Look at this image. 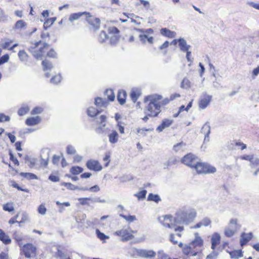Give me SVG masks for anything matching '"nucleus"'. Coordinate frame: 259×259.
I'll return each instance as SVG.
<instances>
[{
  "instance_id": "1",
  "label": "nucleus",
  "mask_w": 259,
  "mask_h": 259,
  "mask_svg": "<svg viewBox=\"0 0 259 259\" xmlns=\"http://www.w3.org/2000/svg\"><path fill=\"white\" fill-rule=\"evenodd\" d=\"M178 93L171 94L169 98H163L162 96L158 94L147 96L144 98V102L149 103L146 108L145 113L150 117H157L161 112L160 108L168 105L171 101L180 97Z\"/></svg>"
},
{
  "instance_id": "2",
  "label": "nucleus",
  "mask_w": 259,
  "mask_h": 259,
  "mask_svg": "<svg viewBox=\"0 0 259 259\" xmlns=\"http://www.w3.org/2000/svg\"><path fill=\"white\" fill-rule=\"evenodd\" d=\"M49 45L42 40L31 43L28 50L36 60H41L44 57L56 58L57 53L53 49H49Z\"/></svg>"
},
{
  "instance_id": "3",
  "label": "nucleus",
  "mask_w": 259,
  "mask_h": 259,
  "mask_svg": "<svg viewBox=\"0 0 259 259\" xmlns=\"http://www.w3.org/2000/svg\"><path fill=\"white\" fill-rule=\"evenodd\" d=\"M85 20L88 30L91 33H95L100 29L101 21L99 18L88 12Z\"/></svg>"
},
{
  "instance_id": "4",
  "label": "nucleus",
  "mask_w": 259,
  "mask_h": 259,
  "mask_svg": "<svg viewBox=\"0 0 259 259\" xmlns=\"http://www.w3.org/2000/svg\"><path fill=\"white\" fill-rule=\"evenodd\" d=\"M241 225L237 219H231L228 223V226L225 228L224 234L227 237H231L240 229Z\"/></svg>"
},
{
  "instance_id": "5",
  "label": "nucleus",
  "mask_w": 259,
  "mask_h": 259,
  "mask_svg": "<svg viewBox=\"0 0 259 259\" xmlns=\"http://www.w3.org/2000/svg\"><path fill=\"white\" fill-rule=\"evenodd\" d=\"M198 174H213L216 172V168L211 165L202 162L197 161L193 168Z\"/></svg>"
},
{
  "instance_id": "6",
  "label": "nucleus",
  "mask_w": 259,
  "mask_h": 259,
  "mask_svg": "<svg viewBox=\"0 0 259 259\" xmlns=\"http://www.w3.org/2000/svg\"><path fill=\"white\" fill-rule=\"evenodd\" d=\"M37 249L32 243H28L22 246L20 252L26 258L35 257L37 254Z\"/></svg>"
},
{
  "instance_id": "7",
  "label": "nucleus",
  "mask_w": 259,
  "mask_h": 259,
  "mask_svg": "<svg viewBox=\"0 0 259 259\" xmlns=\"http://www.w3.org/2000/svg\"><path fill=\"white\" fill-rule=\"evenodd\" d=\"M137 31L143 33L139 35V38L143 44L148 42L152 44L154 41V38L152 36H149V34H152L154 33V31L152 28H149L146 30L143 29H135Z\"/></svg>"
},
{
  "instance_id": "8",
  "label": "nucleus",
  "mask_w": 259,
  "mask_h": 259,
  "mask_svg": "<svg viewBox=\"0 0 259 259\" xmlns=\"http://www.w3.org/2000/svg\"><path fill=\"white\" fill-rule=\"evenodd\" d=\"M134 232V231L130 228H122L120 230L115 232L114 234L120 237L121 241L125 242L133 239L134 238V236L133 235Z\"/></svg>"
},
{
  "instance_id": "9",
  "label": "nucleus",
  "mask_w": 259,
  "mask_h": 259,
  "mask_svg": "<svg viewBox=\"0 0 259 259\" xmlns=\"http://www.w3.org/2000/svg\"><path fill=\"white\" fill-rule=\"evenodd\" d=\"M158 220L161 224L168 228H172L177 224L176 219L171 215L159 217Z\"/></svg>"
},
{
  "instance_id": "10",
  "label": "nucleus",
  "mask_w": 259,
  "mask_h": 259,
  "mask_svg": "<svg viewBox=\"0 0 259 259\" xmlns=\"http://www.w3.org/2000/svg\"><path fill=\"white\" fill-rule=\"evenodd\" d=\"M196 212L194 210H187L182 214L180 223L188 224L196 217Z\"/></svg>"
},
{
  "instance_id": "11",
  "label": "nucleus",
  "mask_w": 259,
  "mask_h": 259,
  "mask_svg": "<svg viewBox=\"0 0 259 259\" xmlns=\"http://www.w3.org/2000/svg\"><path fill=\"white\" fill-rule=\"evenodd\" d=\"M28 219V215L25 213L19 212L9 221V223L12 225L17 223L19 226H21V224L27 222Z\"/></svg>"
},
{
  "instance_id": "12",
  "label": "nucleus",
  "mask_w": 259,
  "mask_h": 259,
  "mask_svg": "<svg viewBox=\"0 0 259 259\" xmlns=\"http://www.w3.org/2000/svg\"><path fill=\"white\" fill-rule=\"evenodd\" d=\"M197 162V157L192 153L185 155L182 159L181 162L193 168Z\"/></svg>"
},
{
  "instance_id": "13",
  "label": "nucleus",
  "mask_w": 259,
  "mask_h": 259,
  "mask_svg": "<svg viewBox=\"0 0 259 259\" xmlns=\"http://www.w3.org/2000/svg\"><path fill=\"white\" fill-rule=\"evenodd\" d=\"M86 166L88 169L95 171H101L103 167L99 161L95 159H90L87 161Z\"/></svg>"
},
{
  "instance_id": "14",
  "label": "nucleus",
  "mask_w": 259,
  "mask_h": 259,
  "mask_svg": "<svg viewBox=\"0 0 259 259\" xmlns=\"http://www.w3.org/2000/svg\"><path fill=\"white\" fill-rule=\"evenodd\" d=\"M212 97L207 94H203L200 98L198 105L201 109H205L210 103Z\"/></svg>"
},
{
  "instance_id": "15",
  "label": "nucleus",
  "mask_w": 259,
  "mask_h": 259,
  "mask_svg": "<svg viewBox=\"0 0 259 259\" xmlns=\"http://www.w3.org/2000/svg\"><path fill=\"white\" fill-rule=\"evenodd\" d=\"M179 246L182 248V252L185 255L195 256L197 254V252L192 248L190 243L183 246V243L180 242L179 244Z\"/></svg>"
},
{
  "instance_id": "16",
  "label": "nucleus",
  "mask_w": 259,
  "mask_h": 259,
  "mask_svg": "<svg viewBox=\"0 0 259 259\" xmlns=\"http://www.w3.org/2000/svg\"><path fill=\"white\" fill-rule=\"evenodd\" d=\"M107 117L106 115H102L95 119V123L96 125H99V127L96 129V131L98 133H100L102 131V128L106 125L105 122Z\"/></svg>"
},
{
  "instance_id": "17",
  "label": "nucleus",
  "mask_w": 259,
  "mask_h": 259,
  "mask_svg": "<svg viewBox=\"0 0 259 259\" xmlns=\"http://www.w3.org/2000/svg\"><path fill=\"white\" fill-rule=\"evenodd\" d=\"M174 123V120L169 118L163 119L161 123L156 128V131L158 132L163 131L165 128L169 127Z\"/></svg>"
},
{
  "instance_id": "18",
  "label": "nucleus",
  "mask_w": 259,
  "mask_h": 259,
  "mask_svg": "<svg viewBox=\"0 0 259 259\" xmlns=\"http://www.w3.org/2000/svg\"><path fill=\"white\" fill-rule=\"evenodd\" d=\"M241 238L240 240V243L241 246H243L247 244L253 238V234L251 232L245 233L243 232L241 234Z\"/></svg>"
},
{
  "instance_id": "19",
  "label": "nucleus",
  "mask_w": 259,
  "mask_h": 259,
  "mask_svg": "<svg viewBox=\"0 0 259 259\" xmlns=\"http://www.w3.org/2000/svg\"><path fill=\"white\" fill-rule=\"evenodd\" d=\"M156 254V252L152 250L142 249L139 252L140 256L147 258H154Z\"/></svg>"
},
{
  "instance_id": "20",
  "label": "nucleus",
  "mask_w": 259,
  "mask_h": 259,
  "mask_svg": "<svg viewBox=\"0 0 259 259\" xmlns=\"http://www.w3.org/2000/svg\"><path fill=\"white\" fill-rule=\"evenodd\" d=\"M160 33L162 36L168 38H175L177 35L175 31H171L167 28H162L160 29Z\"/></svg>"
},
{
  "instance_id": "21",
  "label": "nucleus",
  "mask_w": 259,
  "mask_h": 259,
  "mask_svg": "<svg viewBox=\"0 0 259 259\" xmlns=\"http://www.w3.org/2000/svg\"><path fill=\"white\" fill-rule=\"evenodd\" d=\"M211 246L212 249H215L217 246L221 242V236L219 234L214 233L211 238Z\"/></svg>"
},
{
  "instance_id": "22",
  "label": "nucleus",
  "mask_w": 259,
  "mask_h": 259,
  "mask_svg": "<svg viewBox=\"0 0 259 259\" xmlns=\"http://www.w3.org/2000/svg\"><path fill=\"white\" fill-rule=\"evenodd\" d=\"M40 120L39 116L29 117L26 119L25 123L28 126H33L38 124Z\"/></svg>"
},
{
  "instance_id": "23",
  "label": "nucleus",
  "mask_w": 259,
  "mask_h": 259,
  "mask_svg": "<svg viewBox=\"0 0 259 259\" xmlns=\"http://www.w3.org/2000/svg\"><path fill=\"white\" fill-rule=\"evenodd\" d=\"M0 241L5 245L9 244L11 243V239L8 235L1 229H0Z\"/></svg>"
},
{
  "instance_id": "24",
  "label": "nucleus",
  "mask_w": 259,
  "mask_h": 259,
  "mask_svg": "<svg viewBox=\"0 0 259 259\" xmlns=\"http://www.w3.org/2000/svg\"><path fill=\"white\" fill-rule=\"evenodd\" d=\"M108 137L109 138V141L111 144H115L117 143L118 140V134L115 130L110 131Z\"/></svg>"
},
{
  "instance_id": "25",
  "label": "nucleus",
  "mask_w": 259,
  "mask_h": 259,
  "mask_svg": "<svg viewBox=\"0 0 259 259\" xmlns=\"http://www.w3.org/2000/svg\"><path fill=\"white\" fill-rule=\"evenodd\" d=\"M108 32L109 35L114 37L116 40H118L120 31L117 27L115 26L109 27L108 29Z\"/></svg>"
},
{
  "instance_id": "26",
  "label": "nucleus",
  "mask_w": 259,
  "mask_h": 259,
  "mask_svg": "<svg viewBox=\"0 0 259 259\" xmlns=\"http://www.w3.org/2000/svg\"><path fill=\"white\" fill-rule=\"evenodd\" d=\"M190 243L200 248H202L203 246L204 241L202 238L198 235V234L196 233L195 238Z\"/></svg>"
},
{
  "instance_id": "27",
  "label": "nucleus",
  "mask_w": 259,
  "mask_h": 259,
  "mask_svg": "<svg viewBox=\"0 0 259 259\" xmlns=\"http://www.w3.org/2000/svg\"><path fill=\"white\" fill-rule=\"evenodd\" d=\"M193 101V99H192L191 101L188 103L187 106L186 107L185 106V105H182L179 108V110L177 113L174 114L173 115L174 117H177L180 113L184 111H188L192 107V103Z\"/></svg>"
},
{
  "instance_id": "28",
  "label": "nucleus",
  "mask_w": 259,
  "mask_h": 259,
  "mask_svg": "<svg viewBox=\"0 0 259 259\" xmlns=\"http://www.w3.org/2000/svg\"><path fill=\"white\" fill-rule=\"evenodd\" d=\"M87 12H78L71 14L69 17V20L73 22L74 20L79 19L81 16L84 15L86 17Z\"/></svg>"
},
{
  "instance_id": "29",
  "label": "nucleus",
  "mask_w": 259,
  "mask_h": 259,
  "mask_svg": "<svg viewBox=\"0 0 259 259\" xmlns=\"http://www.w3.org/2000/svg\"><path fill=\"white\" fill-rule=\"evenodd\" d=\"M117 100L121 105H123L125 103L126 98V93L125 91L121 90L119 91L117 95Z\"/></svg>"
},
{
  "instance_id": "30",
  "label": "nucleus",
  "mask_w": 259,
  "mask_h": 259,
  "mask_svg": "<svg viewBox=\"0 0 259 259\" xmlns=\"http://www.w3.org/2000/svg\"><path fill=\"white\" fill-rule=\"evenodd\" d=\"M13 41L12 40H8L5 41L2 45V48L4 49H7L8 50H13V49L18 46L17 44H13Z\"/></svg>"
},
{
  "instance_id": "31",
  "label": "nucleus",
  "mask_w": 259,
  "mask_h": 259,
  "mask_svg": "<svg viewBox=\"0 0 259 259\" xmlns=\"http://www.w3.org/2000/svg\"><path fill=\"white\" fill-rule=\"evenodd\" d=\"M27 24L23 20H19L17 21L14 26L15 30H22L25 29L26 27Z\"/></svg>"
},
{
  "instance_id": "32",
  "label": "nucleus",
  "mask_w": 259,
  "mask_h": 259,
  "mask_svg": "<svg viewBox=\"0 0 259 259\" xmlns=\"http://www.w3.org/2000/svg\"><path fill=\"white\" fill-rule=\"evenodd\" d=\"M179 47L181 51H187L189 50L190 46L187 45L186 41L183 38H179Z\"/></svg>"
},
{
  "instance_id": "33",
  "label": "nucleus",
  "mask_w": 259,
  "mask_h": 259,
  "mask_svg": "<svg viewBox=\"0 0 259 259\" xmlns=\"http://www.w3.org/2000/svg\"><path fill=\"white\" fill-rule=\"evenodd\" d=\"M95 104L99 107H106L108 104V102L100 97H97L95 99Z\"/></svg>"
},
{
  "instance_id": "34",
  "label": "nucleus",
  "mask_w": 259,
  "mask_h": 259,
  "mask_svg": "<svg viewBox=\"0 0 259 259\" xmlns=\"http://www.w3.org/2000/svg\"><path fill=\"white\" fill-rule=\"evenodd\" d=\"M83 168L78 166H73L70 169V172L73 175H77L82 172Z\"/></svg>"
},
{
  "instance_id": "35",
  "label": "nucleus",
  "mask_w": 259,
  "mask_h": 259,
  "mask_svg": "<svg viewBox=\"0 0 259 259\" xmlns=\"http://www.w3.org/2000/svg\"><path fill=\"white\" fill-rule=\"evenodd\" d=\"M230 254L232 258L237 259L243 256V252L241 250H235L231 251Z\"/></svg>"
},
{
  "instance_id": "36",
  "label": "nucleus",
  "mask_w": 259,
  "mask_h": 259,
  "mask_svg": "<svg viewBox=\"0 0 259 259\" xmlns=\"http://www.w3.org/2000/svg\"><path fill=\"white\" fill-rule=\"evenodd\" d=\"M29 111V108L27 105H24L20 107L18 110V114L23 116L26 114Z\"/></svg>"
},
{
  "instance_id": "37",
  "label": "nucleus",
  "mask_w": 259,
  "mask_h": 259,
  "mask_svg": "<svg viewBox=\"0 0 259 259\" xmlns=\"http://www.w3.org/2000/svg\"><path fill=\"white\" fill-rule=\"evenodd\" d=\"M18 55L19 59L22 61H27L28 59L29 56L26 52L24 50L19 51Z\"/></svg>"
},
{
  "instance_id": "38",
  "label": "nucleus",
  "mask_w": 259,
  "mask_h": 259,
  "mask_svg": "<svg viewBox=\"0 0 259 259\" xmlns=\"http://www.w3.org/2000/svg\"><path fill=\"white\" fill-rule=\"evenodd\" d=\"M108 38L109 37L105 31L102 30L100 32L98 37V40L99 42L102 43Z\"/></svg>"
},
{
  "instance_id": "39",
  "label": "nucleus",
  "mask_w": 259,
  "mask_h": 259,
  "mask_svg": "<svg viewBox=\"0 0 259 259\" xmlns=\"http://www.w3.org/2000/svg\"><path fill=\"white\" fill-rule=\"evenodd\" d=\"M99 113L100 111L94 107H90L88 109V114L91 117H94Z\"/></svg>"
},
{
  "instance_id": "40",
  "label": "nucleus",
  "mask_w": 259,
  "mask_h": 259,
  "mask_svg": "<svg viewBox=\"0 0 259 259\" xmlns=\"http://www.w3.org/2000/svg\"><path fill=\"white\" fill-rule=\"evenodd\" d=\"M191 86L190 81L186 77H185L181 84V87L183 89H189Z\"/></svg>"
},
{
  "instance_id": "41",
  "label": "nucleus",
  "mask_w": 259,
  "mask_h": 259,
  "mask_svg": "<svg viewBox=\"0 0 259 259\" xmlns=\"http://www.w3.org/2000/svg\"><path fill=\"white\" fill-rule=\"evenodd\" d=\"M105 95L107 96V98L109 101H113L115 99V95L113 91L111 89L106 90Z\"/></svg>"
},
{
  "instance_id": "42",
  "label": "nucleus",
  "mask_w": 259,
  "mask_h": 259,
  "mask_svg": "<svg viewBox=\"0 0 259 259\" xmlns=\"http://www.w3.org/2000/svg\"><path fill=\"white\" fill-rule=\"evenodd\" d=\"M41 65L44 70H50L53 67L52 63L47 59L42 61Z\"/></svg>"
},
{
  "instance_id": "43",
  "label": "nucleus",
  "mask_w": 259,
  "mask_h": 259,
  "mask_svg": "<svg viewBox=\"0 0 259 259\" xmlns=\"http://www.w3.org/2000/svg\"><path fill=\"white\" fill-rule=\"evenodd\" d=\"M147 199L149 201H154L156 203L160 201V198L157 194H153L152 193H150L148 195Z\"/></svg>"
},
{
  "instance_id": "44",
  "label": "nucleus",
  "mask_w": 259,
  "mask_h": 259,
  "mask_svg": "<svg viewBox=\"0 0 259 259\" xmlns=\"http://www.w3.org/2000/svg\"><path fill=\"white\" fill-rule=\"evenodd\" d=\"M96 233L97 237L103 241H105L106 239H109V238L108 236H107L103 233L101 232L99 229L96 230Z\"/></svg>"
},
{
  "instance_id": "45",
  "label": "nucleus",
  "mask_w": 259,
  "mask_h": 259,
  "mask_svg": "<svg viewBox=\"0 0 259 259\" xmlns=\"http://www.w3.org/2000/svg\"><path fill=\"white\" fill-rule=\"evenodd\" d=\"M19 175H20V176H21L24 178H27L29 179H31V180L35 179L37 178V177L35 175L32 174V173H29V172H20L19 174Z\"/></svg>"
},
{
  "instance_id": "46",
  "label": "nucleus",
  "mask_w": 259,
  "mask_h": 259,
  "mask_svg": "<svg viewBox=\"0 0 259 259\" xmlns=\"http://www.w3.org/2000/svg\"><path fill=\"white\" fill-rule=\"evenodd\" d=\"M3 209L5 211L12 212L14 210L13 203H7L3 205Z\"/></svg>"
},
{
  "instance_id": "47",
  "label": "nucleus",
  "mask_w": 259,
  "mask_h": 259,
  "mask_svg": "<svg viewBox=\"0 0 259 259\" xmlns=\"http://www.w3.org/2000/svg\"><path fill=\"white\" fill-rule=\"evenodd\" d=\"M233 145L236 147H238L241 150H244L246 148V145L241 142L240 140L234 141Z\"/></svg>"
},
{
  "instance_id": "48",
  "label": "nucleus",
  "mask_w": 259,
  "mask_h": 259,
  "mask_svg": "<svg viewBox=\"0 0 259 259\" xmlns=\"http://www.w3.org/2000/svg\"><path fill=\"white\" fill-rule=\"evenodd\" d=\"M56 17H53L51 18H48L47 20H45L44 22V27H50L56 21Z\"/></svg>"
},
{
  "instance_id": "49",
  "label": "nucleus",
  "mask_w": 259,
  "mask_h": 259,
  "mask_svg": "<svg viewBox=\"0 0 259 259\" xmlns=\"http://www.w3.org/2000/svg\"><path fill=\"white\" fill-rule=\"evenodd\" d=\"M186 146V144L183 142L177 143L173 147V150L176 152H178L182 149L183 147Z\"/></svg>"
},
{
  "instance_id": "50",
  "label": "nucleus",
  "mask_w": 259,
  "mask_h": 259,
  "mask_svg": "<svg viewBox=\"0 0 259 259\" xmlns=\"http://www.w3.org/2000/svg\"><path fill=\"white\" fill-rule=\"evenodd\" d=\"M120 216L128 222H133L136 220V217L135 215H126L124 214H120Z\"/></svg>"
},
{
  "instance_id": "51",
  "label": "nucleus",
  "mask_w": 259,
  "mask_h": 259,
  "mask_svg": "<svg viewBox=\"0 0 259 259\" xmlns=\"http://www.w3.org/2000/svg\"><path fill=\"white\" fill-rule=\"evenodd\" d=\"M78 200L81 205H89V201H91L92 199L90 198H87V197L79 198L78 199Z\"/></svg>"
},
{
  "instance_id": "52",
  "label": "nucleus",
  "mask_w": 259,
  "mask_h": 259,
  "mask_svg": "<svg viewBox=\"0 0 259 259\" xmlns=\"http://www.w3.org/2000/svg\"><path fill=\"white\" fill-rule=\"evenodd\" d=\"M123 14L126 16L127 18H131L132 22H133L135 23L137 25H140L141 22L139 21L138 20H136L133 18L134 16H135L134 14H126L125 13H124Z\"/></svg>"
},
{
  "instance_id": "53",
  "label": "nucleus",
  "mask_w": 259,
  "mask_h": 259,
  "mask_svg": "<svg viewBox=\"0 0 259 259\" xmlns=\"http://www.w3.org/2000/svg\"><path fill=\"white\" fill-rule=\"evenodd\" d=\"M146 194L147 191L146 190H143L136 194L135 196L137 197L139 199H143L145 198Z\"/></svg>"
},
{
  "instance_id": "54",
  "label": "nucleus",
  "mask_w": 259,
  "mask_h": 259,
  "mask_svg": "<svg viewBox=\"0 0 259 259\" xmlns=\"http://www.w3.org/2000/svg\"><path fill=\"white\" fill-rule=\"evenodd\" d=\"M103 160L105 162V164H104L105 167L108 166L110 162V152H107L105 154V155L104 157Z\"/></svg>"
},
{
  "instance_id": "55",
  "label": "nucleus",
  "mask_w": 259,
  "mask_h": 259,
  "mask_svg": "<svg viewBox=\"0 0 259 259\" xmlns=\"http://www.w3.org/2000/svg\"><path fill=\"white\" fill-rule=\"evenodd\" d=\"M10 159L13 162L14 166H18L19 165V162L17 158L15 157L12 152H10Z\"/></svg>"
},
{
  "instance_id": "56",
  "label": "nucleus",
  "mask_w": 259,
  "mask_h": 259,
  "mask_svg": "<svg viewBox=\"0 0 259 259\" xmlns=\"http://www.w3.org/2000/svg\"><path fill=\"white\" fill-rule=\"evenodd\" d=\"M66 152L67 154L70 155H74L76 153L75 149L71 145H69L67 147Z\"/></svg>"
},
{
  "instance_id": "57",
  "label": "nucleus",
  "mask_w": 259,
  "mask_h": 259,
  "mask_svg": "<svg viewBox=\"0 0 259 259\" xmlns=\"http://www.w3.org/2000/svg\"><path fill=\"white\" fill-rule=\"evenodd\" d=\"M204 130L207 131L206 134L205 135L204 141L209 140V137H208V136H209V134L210 133V127L208 125H204L202 127V130L203 131Z\"/></svg>"
},
{
  "instance_id": "58",
  "label": "nucleus",
  "mask_w": 259,
  "mask_h": 259,
  "mask_svg": "<svg viewBox=\"0 0 259 259\" xmlns=\"http://www.w3.org/2000/svg\"><path fill=\"white\" fill-rule=\"evenodd\" d=\"M38 212L41 214H45L47 211V209L44 204H40L38 207Z\"/></svg>"
},
{
  "instance_id": "59",
  "label": "nucleus",
  "mask_w": 259,
  "mask_h": 259,
  "mask_svg": "<svg viewBox=\"0 0 259 259\" xmlns=\"http://www.w3.org/2000/svg\"><path fill=\"white\" fill-rule=\"evenodd\" d=\"M8 54H5L0 58V65L7 62L9 60Z\"/></svg>"
},
{
  "instance_id": "60",
  "label": "nucleus",
  "mask_w": 259,
  "mask_h": 259,
  "mask_svg": "<svg viewBox=\"0 0 259 259\" xmlns=\"http://www.w3.org/2000/svg\"><path fill=\"white\" fill-rule=\"evenodd\" d=\"M43 109L41 107H36L34 108L31 111V115H35L40 113L42 111Z\"/></svg>"
},
{
  "instance_id": "61",
  "label": "nucleus",
  "mask_w": 259,
  "mask_h": 259,
  "mask_svg": "<svg viewBox=\"0 0 259 259\" xmlns=\"http://www.w3.org/2000/svg\"><path fill=\"white\" fill-rule=\"evenodd\" d=\"M130 96L132 100L134 101V102H136L139 96V95L136 91H133L131 93Z\"/></svg>"
},
{
  "instance_id": "62",
  "label": "nucleus",
  "mask_w": 259,
  "mask_h": 259,
  "mask_svg": "<svg viewBox=\"0 0 259 259\" xmlns=\"http://www.w3.org/2000/svg\"><path fill=\"white\" fill-rule=\"evenodd\" d=\"M138 5H142L145 8L149 9L150 7V3L148 1L145 0H139Z\"/></svg>"
},
{
  "instance_id": "63",
  "label": "nucleus",
  "mask_w": 259,
  "mask_h": 259,
  "mask_svg": "<svg viewBox=\"0 0 259 259\" xmlns=\"http://www.w3.org/2000/svg\"><path fill=\"white\" fill-rule=\"evenodd\" d=\"M61 77L60 75H55V76H53L51 78V81L54 83H58L61 81Z\"/></svg>"
},
{
  "instance_id": "64",
  "label": "nucleus",
  "mask_w": 259,
  "mask_h": 259,
  "mask_svg": "<svg viewBox=\"0 0 259 259\" xmlns=\"http://www.w3.org/2000/svg\"><path fill=\"white\" fill-rule=\"evenodd\" d=\"M241 160H245L249 161H251L253 159V155H243L240 157Z\"/></svg>"
}]
</instances>
